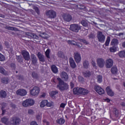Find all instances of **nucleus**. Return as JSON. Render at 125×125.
Here are the masks:
<instances>
[{
	"label": "nucleus",
	"instance_id": "1",
	"mask_svg": "<svg viewBox=\"0 0 125 125\" xmlns=\"http://www.w3.org/2000/svg\"><path fill=\"white\" fill-rule=\"evenodd\" d=\"M59 82V84L57 85V88H59L61 91H64V90H67L69 88V85L60 78L57 79Z\"/></svg>",
	"mask_w": 125,
	"mask_h": 125
},
{
	"label": "nucleus",
	"instance_id": "2",
	"mask_svg": "<svg viewBox=\"0 0 125 125\" xmlns=\"http://www.w3.org/2000/svg\"><path fill=\"white\" fill-rule=\"evenodd\" d=\"M82 29L81 26L78 24H72L70 25L69 30L72 32H75V33H78Z\"/></svg>",
	"mask_w": 125,
	"mask_h": 125
},
{
	"label": "nucleus",
	"instance_id": "3",
	"mask_svg": "<svg viewBox=\"0 0 125 125\" xmlns=\"http://www.w3.org/2000/svg\"><path fill=\"white\" fill-rule=\"evenodd\" d=\"M45 14L47 17L50 18V19H54L56 17V12L53 10L46 11Z\"/></svg>",
	"mask_w": 125,
	"mask_h": 125
},
{
	"label": "nucleus",
	"instance_id": "4",
	"mask_svg": "<svg viewBox=\"0 0 125 125\" xmlns=\"http://www.w3.org/2000/svg\"><path fill=\"white\" fill-rule=\"evenodd\" d=\"M21 123V120L17 117H13L10 119V125H19Z\"/></svg>",
	"mask_w": 125,
	"mask_h": 125
},
{
	"label": "nucleus",
	"instance_id": "5",
	"mask_svg": "<svg viewBox=\"0 0 125 125\" xmlns=\"http://www.w3.org/2000/svg\"><path fill=\"white\" fill-rule=\"evenodd\" d=\"M97 39L98 40V41L100 42H101L102 43H103L104 42H105V39H106V37L104 34H103V33L101 31H98L97 33Z\"/></svg>",
	"mask_w": 125,
	"mask_h": 125
},
{
	"label": "nucleus",
	"instance_id": "6",
	"mask_svg": "<svg viewBox=\"0 0 125 125\" xmlns=\"http://www.w3.org/2000/svg\"><path fill=\"white\" fill-rule=\"evenodd\" d=\"M40 93V88L38 86H34L32 89L30 90V94L32 96H37Z\"/></svg>",
	"mask_w": 125,
	"mask_h": 125
},
{
	"label": "nucleus",
	"instance_id": "7",
	"mask_svg": "<svg viewBox=\"0 0 125 125\" xmlns=\"http://www.w3.org/2000/svg\"><path fill=\"white\" fill-rule=\"evenodd\" d=\"M74 58L76 62L78 64L82 61V56L81 54L78 52H76L74 53Z\"/></svg>",
	"mask_w": 125,
	"mask_h": 125
},
{
	"label": "nucleus",
	"instance_id": "8",
	"mask_svg": "<svg viewBox=\"0 0 125 125\" xmlns=\"http://www.w3.org/2000/svg\"><path fill=\"white\" fill-rule=\"evenodd\" d=\"M97 64L99 68H103L105 66V61L102 58H98L96 60Z\"/></svg>",
	"mask_w": 125,
	"mask_h": 125
},
{
	"label": "nucleus",
	"instance_id": "9",
	"mask_svg": "<svg viewBox=\"0 0 125 125\" xmlns=\"http://www.w3.org/2000/svg\"><path fill=\"white\" fill-rule=\"evenodd\" d=\"M21 54L25 60L26 61H29L30 59V54H29V52H27L25 50H22L21 51Z\"/></svg>",
	"mask_w": 125,
	"mask_h": 125
},
{
	"label": "nucleus",
	"instance_id": "10",
	"mask_svg": "<svg viewBox=\"0 0 125 125\" xmlns=\"http://www.w3.org/2000/svg\"><path fill=\"white\" fill-rule=\"evenodd\" d=\"M113 63L114 62L113 61V60L111 59L106 60L105 64V67L107 69H110V68L113 66Z\"/></svg>",
	"mask_w": 125,
	"mask_h": 125
},
{
	"label": "nucleus",
	"instance_id": "11",
	"mask_svg": "<svg viewBox=\"0 0 125 125\" xmlns=\"http://www.w3.org/2000/svg\"><path fill=\"white\" fill-rule=\"evenodd\" d=\"M25 35L27 36L29 39H35V40H38L39 39V36H38L36 34L31 33L30 32H25Z\"/></svg>",
	"mask_w": 125,
	"mask_h": 125
},
{
	"label": "nucleus",
	"instance_id": "12",
	"mask_svg": "<svg viewBox=\"0 0 125 125\" xmlns=\"http://www.w3.org/2000/svg\"><path fill=\"white\" fill-rule=\"evenodd\" d=\"M17 95L25 96L27 94V91L23 89H19L16 91Z\"/></svg>",
	"mask_w": 125,
	"mask_h": 125
},
{
	"label": "nucleus",
	"instance_id": "13",
	"mask_svg": "<svg viewBox=\"0 0 125 125\" xmlns=\"http://www.w3.org/2000/svg\"><path fill=\"white\" fill-rule=\"evenodd\" d=\"M95 90L100 95L103 94L104 93V90L101 87L98 86V85H96L94 87Z\"/></svg>",
	"mask_w": 125,
	"mask_h": 125
},
{
	"label": "nucleus",
	"instance_id": "14",
	"mask_svg": "<svg viewBox=\"0 0 125 125\" xmlns=\"http://www.w3.org/2000/svg\"><path fill=\"white\" fill-rule=\"evenodd\" d=\"M61 77L63 81L65 82L68 81V80H69V76H68V74L65 72H62L60 74Z\"/></svg>",
	"mask_w": 125,
	"mask_h": 125
},
{
	"label": "nucleus",
	"instance_id": "15",
	"mask_svg": "<svg viewBox=\"0 0 125 125\" xmlns=\"http://www.w3.org/2000/svg\"><path fill=\"white\" fill-rule=\"evenodd\" d=\"M1 122L2 123V124H4V125H10V121L9 122V118L6 117H4L2 118L1 119Z\"/></svg>",
	"mask_w": 125,
	"mask_h": 125
},
{
	"label": "nucleus",
	"instance_id": "16",
	"mask_svg": "<svg viewBox=\"0 0 125 125\" xmlns=\"http://www.w3.org/2000/svg\"><path fill=\"white\" fill-rule=\"evenodd\" d=\"M105 90L107 95H109V96H114L115 94L114 93V92H113V90H112V89H111V87L110 86H107Z\"/></svg>",
	"mask_w": 125,
	"mask_h": 125
},
{
	"label": "nucleus",
	"instance_id": "17",
	"mask_svg": "<svg viewBox=\"0 0 125 125\" xmlns=\"http://www.w3.org/2000/svg\"><path fill=\"white\" fill-rule=\"evenodd\" d=\"M63 20L66 22H70L72 20V16L70 14L64 15L62 16Z\"/></svg>",
	"mask_w": 125,
	"mask_h": 125
},
{
	"label": "nucleus",
	"instance_id": "18",
	"mask_svg": "<svg viewBox=\"0 0 125 125\" xmlns=\"http://www.w3.org/2000/svg\"><path fill=\"white\" fill-rule=\"evenodd\" d=\"M69 61L70 63V67H71L72 69H75V68L77 67V64H76V62H75L74 59H73V58H70Z\"/></svg>",
	"mask_w": 125,
	"mask_h": 125
},
{
	"label": "nucleus",
	"instance_id": "19",
	"mask_svg": "<svg viewBox=\"0 0 125 125\" xmlns=\"http://www.w3.org/2000/svg\"><path fill=\"white\" fill-rule=\"evenodd\" d=\"M31 61L32 64L36 65L38 62V58L34 54H31Z\"/></svg>",
	"mask_w": 125,
	"mask_h": 125
},
{
	"label": "nucleus",
	"instance_id": "20",
	"mask_svg": "<svg viewBox=\"0 0 125 125\" xmlns=\"http://www.w3.org/2000/svg\"><path fill=\"white\" fill-rule=\"evenodd\" d=\"M119 44V40L117 39L114 38L111 40L110 45L112 46H117Z\"/></svg>",
	"mask_w": 125,
	"mask_h": 125
},
{
	"label": "nucleus",
	"instance_id": "21",
	"mask_svg": "<svg viewBox=\"0 0 125 125\" xmlns=\"http://www.w3.org/2000/svg\"><path fill=\"white\" fill-rule=\"evenodd\" d=\"M79 91L80 93V94H82L83 95H85L89 93V90L83 88H80Z\"/></svg>",
	"mask_w": 125,
	"mask_h": 125
},
{
	"label": "nucleus",
	"instance_id": "22",
	"mask_svg": "<svg viewBox=\"0 0 125 125\" xmlns=\"http://www.w3.org/2000/svg\"><path fill=\"white\" fill-rule=\"evenodd\" d=\"M37 56L41 62H44L45 60L44 59V56L41 54V52H38L37 54Z\"/></svg>",
	"mask_w": 125,
	"mask_h": 125
},
{
	"label": "nucleus",
	"instance_id": "23",
	"mask_svg": "<svg viewBox=\"0 0 125 125\" xmlns=\"http://www.w3.org/2000/svg\"><path fill=\"white\" fill-rule=\"evenodd\" d=\"M56 123H58V125H64V124H65V119L63 118H61L56 120Z\"/></svg>",
	"mask_w": 125,
	"mask_h": 125
},
{
	"label": "nucleus",
	"instance_id": "24",
	"mask_svg": "<svg viewBox=\"0 0 125 125\" xmlns=\"http://www.w3.org/2000/svg\"><path fill=\"white\" fill-rule=\"evenodd\" d=\"M83 75L85 78H89L91 76V73L89 71H84L83 72Z\"/></svg>",
	"mask_w": 125,
	"mask_h": 125
},
{
	"label": "nucleus",
	"instance_id": "25",
	"mask_svg": "<svg viewBox=\"0 0 125 125\" xmlns=\"http://www.w3.org/2000/svg\"><path fill=\"white\" fill-rule=\"evenodd\" d=\"M1 82L2 83H4V84H7L9 83V79L8 78H3L1 79Z\"/></svg>",
	"mask_w": 125,
	"mask_h": 125
},
{
	"label": "nucleus",
	"instance_id": "26",
	"mask_svg": "<svg viewBox=\"0 0 125 125\" xmlns=\"http://www.w3.org/2000/svg\"><path fill=\"white\" fill-rule=\"evenodd\" d=\"M111 72L112 74H116L117 73H118V68H117V66H114L111 68Z\"/></svg>",
	"mask_w": 125,
	"mask_h": 125
},
{
	"label": "nucleus",
	"instance_id": "27",
	"mask_svg": "<svg viewBox=\"0 0 125 125\" xmlns=\"http://www.w3.org/2000/svg\"><path fill=\"white\" fill-rule=\"evenodd\" d=\"M0 97L1 98H5L6 97V92L5 91H0Z\"/></svg>",
	"mask_w": 125,
	"mask_h": 125
},
{
	"label": "nucleus",
	"instance_id": "28",
	"mask_svg": "<svg viewBox=\"0 0 125 125\" xmlns=\"http://www.w3.org/2000/svg\"><path fill=\"white\" fill-rule=\"evenodd\" d=\"M47 104V100H43L42 101V102L40 103V105L41 108H43V107L46 106Z\"/></svg>",
	"mask_w": 125,
	"mask_h": 125
},
{
	"label": "nucleus",
	"instance_id": "29",
	"mask_svg": "<svg viewBox=\"0 0 125 125\" xmlns=\"http://www.w3.org/2000/svg\"><path fill=\"white\" fill-rule=\"evenodd\" d=\"M0 73L2 74V75H5V76H6V75L8 74L6 70H5V69H4V68L1 66H0Z\"/></svg>",
	"mask_w": 125,
	"mask_h": 125
},
{
	"label": "nucleus",
	"instance_id": "30",
	"mask_svg": "<svg viewBox=\"0 0 125 125\" xmlns=\"http://www.w3.org/2000/svg\"><path fill=\"white\" fill-rule=\"evenodd\" d=\"M51 70L53 72V73H54L55 74H56L57 72H58V69H57V67L55 65H53L51 66Z\"/></svg>",
	"mask_w": 125,
	"mask_h": 125
},
{
	"label": "nucleus",
	"instance_id": "31",
	"mask_svg": "<svg viewBox=\"0 0 125 125\" xmlns=\"http://www.w3.org/2000/svg\"><path fill=\"white\" fill-rule=\"evenodd\" d=\"M118 55L121 58L125 57V51H121L118 53Z\"/></svg>",
	"mask_w": 125,
	"mask_h": 125
},
{
	"label": "nucleus",
	"instance_id": "32",
	"mask_svg": "<svg viewBox=\"0 0 125 125\" xmlns=\"http://www.w3.org/2000/svg\"><path fill=\"white\" fill-rule=\"evenodd\" d=\"M27 102L28 103V105L30 106H33L34 104H35V101H33L32 99H27Z\"/></svg>",
	"mask_w": 125,
	"mask_h": 125
},
{
	"label": "nucleus",
	"instance_id": "33",
	"mask_svg": "<svg viewBox=\"0 0 125 125\" xmlns=\"http://www.w3.org/2000/svg\"><path fill=\"white\" fill-rule=\"evenodd\" d=\"M83 66L84 67H85L86 69H87L89 66V62H88V61H84L83 62Z\"/></svg>",
	"mask_w": 125,
	"mask_h": 125
},
{
	"label": "nucleus",
	"instance_id": "34",
	"mask_svg": "<svg viewBox=\"0 0 125 125\" xmlns=\"http://www.w3.org/2000/svg\"><path fill=\"white\" fill-rule=\"evenodd\" d=\"M74 94H80V88L76 87L73 89Z\"/></svg>",
	"mask_w": 125,
	"mask_h": 125
},
{
	"label": "nucleus",
	"instance_id": "35",
	"mask_svg": "<svg viewBox=\"0 0 125 125\" xmlns=\"http://www.w3.org/2000/svg\"><path fill=\"white\" fill-rule=\"evenodd\" d=\"M22 105L23 107H29L28 100L26 99V100L24 101L22 103Z\"/></svg>",
	"mask_w": 125,
	"mask_h": 125
},
{
	"label": "nucleus",
	"instance_id": "36",
	"mask_svg": "<svg viewBox=\"0 0 125 125\" xmlns=\"http://www.w3.org/2000/svg\"><path fill=\"white\" fill-rule=\"evenodd\" d=\"M110 41H111V38H110V36H108V37H107L105 42V46H109V44L110 43Z\"/></svg>",
	"mask_w": 125,
	"mask_h": 125
},
{
	"label": "nucleus",
	"instance_id": "37",
	"mask_svg": "<svg viewBox=\"0 0 125 125\" xmlns=\"http://www.w3.org/2000/svg\"><path fill=\"white\" fill-rule=\"evenodd\" d=\"M6 106V104L5 103L2 104V107H1L2 115H4V113L6 112L5 110H4V108H5Z\"/></svg>",
	"mask_w": 125,
	"mask_h": 125
},
{
	"label": "nucleus",
	"instance_id": "38",
	"mask_svg": "<svg viewBox=\"0 0 125 125\" xmlns=\"http://www.w3.org/2000/svg\"><path fill=\"white\" fill-rule=\"evenodd\" d=\"M40 36L42 37V38H43V39H47L49 37V36L45 33H41L40 34Z\"/></svg>",
	"mask_w": 125,
	"mask_h": 125
},
{
	"label": "nucleus",
	"instance_id": "39",
	"mask_svg": "<svg viewBox=\"0 0 125 125\" xmlns=\"http://www.w3.org/2000/svg\"><path fill=\"white\" fill-rule=\"evenodd\" d=\"M109 51L110 52H116L117 51V47L116 46H113L109 48Z\"/></svg>",
	"mask_w": 125,
	"mask_h": 125
},
{
	"label": "nucleus",
	"instance_id": "40",
	"mask_svg": "<svg viewBox=\"0 0 125 125\" xmlns=\"http://www.w3.org/2000/svg\"><path fill=\"white\" fill-rule=\"evenodd\" d=\"M113 114L115 115V116L117 118V117H119V111H118V109L117 108H115L113 109Z\"/></svg>",
	"mask_w": 125,
	"mask_h": 125
},
{
	"label": "nucleus",
	"instance_id": "41",
	"mask_svg": "<svg viewBox=\"0 0 125 125\" xmlns=\"http://www.w3.org/2000/svg\"><path fill=\"white\" fill-rule=\"evenodd\" d=\"M58 93V91H52L50 93V96L53 97V96L56 95Z\"/></svg>",
	"mask_w": 125,
	"mask_h": 125
},
{
	"label": "nucleus",
	"instance_id": "42",
	"mask_svg": "<svg viewBox=\"0 0 125 125\" xmlns=\"http://www.w3.org/2000/svg\"><path fill=\"white\" fill-rule=\"evenodd\" d=\"M81 24L83 26V27H87V26H88V23L84 20L82 21Z\"/></svg>",
	"mask_w": 125,
	"mask_h": 125
},
{
	"label": "nucleus",
	"instance_id": "43",
	"mask_svg": "<svg viewBox=\"0 0 125 125\" xmlns=\"http://www.w3.org/2000/svg\"><path fill=\"white\" fill-rule=\"evenodd\" d=\"M97 80L98 83H102V76L98 75L97 76Z\"/></svg>",
	"mask_w": 125,
	"mask_h": 125
},
{
	"label": "nucleus",
	"instance_id": "44",
	"mask_svg": "<svg viewBox=\"0 0 125 125\" xmlns=\"http://www.w3.org/2000/svg\"><path fill=\"white\" fill-rule=\"evenodd\" d=\"M5 29L6 30H9L10 31H15V29H16V28L11 26H5Z\"/></svg>",
	"mask_w": 125,
	"mask_h": 125
},
{
	"label": "nucleus",
	"instance_id": "45",
	"mask_svg": "<svg viewBox=\"0 0 125 125\" xmlns=\"http://www.w3.org/2000/svg\"><path fill=\"white\" fill-rule=\"evenodd\" d=\"M67 42L69 44L71 45H77V42L73 41H68Z\"/></svg>",
	"mask_w": 125,
	"mask_h": 125
},
{
	"label": "nucleus",
	"instance_id": "46",
	"mask_svg": "<svg viewBox=\"0 0 125 125\" xmlns=\"http://www.w3.org/2000/svg\"><path fill=\"white\" fill-rule=\"evenodd\" d=\"M32 77L34 79H38L39 78V75L37 74V73L35 72H33L32 73Z\"/></svg>",
	"mask_w": 125,
	"mask_h": 125
},
{
	"label": "nucleus",
	"instance_id": "47",
	"mask_svg": "<svg viewBox=\"0 0 125 125\" xmlns=\"http://www.w3.org/2000/svg\"><path fill=\"white\" fill-rule=\"evenodd\" d=\"M58 56L60 57V58H63L64 57V55L63 54V52L59 51L58 53Z\"/></svg>",
	"mask_w": 125,
	"mask_h": 125
},
{
	"label": "nucleus",
	"instance_id": "48",
	"mask_svg": "<svg viewBox=\"0 0 125 125\" xmlns=\"http://www.w3.org/2000/svg\"><path fill=\"white\" fill-rule=\"evenodd\" d=\"M17 60L20 63H21V62H23V59L21 56H18L17 57Z\"/></svg>",
	"mask_w": 125,
	"mask_h": 125
},
{
	"label": "nucleus",
	"instance_id": "49",
	"mask_svg": "<svg viewBox=\"0 0 125 125\" xmlns=\"http://www.w3.org/2000/svg\"><path fill=\"white\" fill-rule=\"evenodd\" d=\"M49 53H50V50L49 49H47L45 53L47 58H50V57L49 56Z\"/></svg>",
	"mask_w": 125,
	"mask_h": 125
},
{
	"label": "nucleus",
	"instance_id": "50",
	"mask_svg": "<svg viewBox=\"0 0 125 125\" xmlns=\"http://www.w3.org/2000/svg\"><path fill=\"white\" fill-rule=\"evenodd\" d=\"M54 105V104L53 103V102H51L49 103L47 101V104H46L47 107H52V106H53Z\"/></svg>",
	"mask_w": 125,
	"mask_h": 125
},
{
	"label": "nucleus",
	"instance_id": "51",
	"mask_svg": "<svg viewBox=\"0 0 125 125\" xmlns=\"http://www.w3.org/2000/svg\"><path fill=\"white\" fill-rule=\"evenodd\" d=\"M77 8H78V9H84V8H85V7H84V6L83 5H77Z\"/></svg>",
	"mask_w": 125,
	"mask_h": 125
},
{
	"label": "nucleus",
	"instance_id": "52",
	"mask_svg": "<svg viewBox=\"0 0 125 125\" xmlns=\"http://www.w3.org/2000/svg\"><path fill=\"white\" fill-rule=\"evenodd\" d=\"M36 119L39 121H41L42 120V114H38L36 115Z\"/></svg>",
	"mask_w": 125,
	"mask_h": 125
},
{
	"label": "nucleus",
	"instance_id": "53",
	"mask_svg": "<svg viewBox=\"0 0 125 125\" xmlns=\"http://www.w3.org/2000/svg\"><path fill=\"white\" fill-rule=\"evenodd\" d=\"M4 60H5L4 56L0 53V61H4Z\"/></svg>",
	"mask_w": 125,
	"mask_h": 125
},
{
	"label": "nucleus",
	"instance_id": "54",
	"mask_svg": "<svg viewBox=\"0 0 125 125\" xmlns=\"http://www.w3.org/2000/svg\"><path fill=\"white\" fill-rule=\"evenodd\" d=\"M80 42H83V43H84L85 44H89V43L85 39H81V40H80Z\"/></svg>",
	"mask_w": 125,
	"mask_h": 125
},
{
	"label": "nucleus",
	"instance_id": "55",
	"mask_svg": "<svg viewBox=\"0 0 125 125\" xmlns=\"http://www.w3.org/2000/svg\"><path fill=\"white\" fill-rule=\"evenodd\" d=\"M78 79L79 82H80V83H83V81H84L83 78V77L82 76H79Z\"/></svg>",
	"mask_w": 125,
	"mask_h": 125
},
{
	"label": "nucleus",
	"instance_id": "56",
	"mask_svg": "<svg viewBox=\"0 0 125 125\" xmlns=\"http://www.w3.org/2000/svg\"><path fill=\"white\" fill-rule=\"evenodd\" d=\"M34 10L36 11V13H37V14L40 15V10L38 7H34Z\"/></svg>",
	"mask_w": 125,
	"mask_h": 125
},
{
	"label": "nucleus",
	"instance_id": "57",
	"mask_svg": "<svg viewBox=\"0 0 125 125\" xmlns=\"http://www.w3.org/2000/svg\"><path fill=\"white\" fill-rule=\"evenodd\" d=\"M91 64L94 67L96 68V63L95 62V61H92Z\"/></svg>",
	"mask_w": 125,
	"mask_h": 125
},
{
	"label": "nucleus",
	"instance_id": "58",
	"mask_svg": "<svg viewBox=\"0 0 125 125\" xmlns=\"http://www.w3.org/2000/svg\"><path fill=\"white\" fill-rule=\"evenodd\" d=\"M28 114H29V115H33V114H34V110H32V109H29L28 111Z\"/></svg>",
	"mask_w": 125,
	"mask_h": 125
},
{
	"label": "nucleus",
	"instance_id": "59",
	"mask_svg": "<svg viewBox=\"0 0 125 125\" xmlns=\"http://www.w3.org/2000/svg\"><path fill=\"white\" fill-rule=\"evenodd\" d=\"M94 35L93 34H90L89 35V39H93V38H94Z\"/></svg>",
	"mask_w": 125,
	"mask_h": 125
},
{
	"label": "nucleus",
	"instance_id": "60",
	"mask_svg": "<svg viewBox=\"0 0 125 125\" xmlns=\"http://www.w3.org/2000/svg\"><path fill=\"white\" fill-rule=\"evenodd\" d=\"M30 125H38V124L37 123V122H36L35 121H33V122H31Z\"/></svg>",
	"mask_w": 125,
	"mask_h": 125
},
{
	"label": "nucleus",
	"instance_id": "61",
	"mask_svg": "<svg viewBox=\"0 0 125 125\" xmlns=\"http://www.w3.org/2000/svg\"><path fill=\"white\" fill-rule=\"evenodd\" d=\"M66 105V104H61L60 105V107L61 108H65V106Z\"/></svg>",
	"mask_w": 125,
	"mask_h": 125
},
{
	"label": "nucleus",
	"instance_id": "62",
	"mask_svg": "<svg viewBox=\"0 0 125 125\" xmlns=\"http://www.w3.org/2000/svg\"><path fill=\"white\" fill-rule=\"evenodd\" d=\"M76 45H77L78 47H82V46H83V44L81 43H77Z\"/></svg>",
	"mask_w": 125,
	"mask_h": 125
},
{
	"label": "nucleus",
	"instance_id": "63",
	"mask_svg": "<svg viewBox=\"0 0 125 125\" xmlns=\"http://www.w3.org/2000/svg\"><path fill=\"white\" fill-rule=\"evenodd\" d=\"M10 66L12 68V69H15V64L11 63Z\"/></svg>",
	"mask_w": 125,
	"mask_h": 125
},
{
	"label": "nucleus",
	"instance_id": "64",
	"mask_svg": "<svg viewBox=\"0 0 125 125\" xmlns=\"http://www.w3.org/2000/svg\"><path fill=\"white\" fill-rule=\"evenodd\" d=\"M18 80H23V76L20 75L17 77Z\"/></svg>",
	"mask_w": 125,
	"mask_h": 125
}]
</instances>
